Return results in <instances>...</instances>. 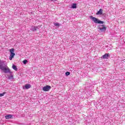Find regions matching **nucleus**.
Instances as JSON below:
<instances>
[{
	"instance_id": "obj_1",
	"label": "nucleus",
	"mask_w": 125,
	"mask_h": 125,
	"mask_svg": "<svg viewBox=\"0 0 125 125\" xmlns=\"http://www.w3.org/2000/svg\"><path fill=\"white\" fill-rule=\"evenodd\" d=\"M0 70L3 71L5 74H7V73L11 74V71H10L9 68L3 66V61L1 60H0Z\"/></svg>"
},
{
	"instance_id": "obj_2",
	"label": "nucleus",
	"mask_w": 125,
	"mask_h": 125,
	"mask_svg": "<svg viewBox=\"0 0 125 125\" xmlns=\"http://www.w3.org/2000/svg\"><path fill=\"white\" fill-rule=\"evenodd\" d=\"M90 19L92 20L94 23H96L97 24H104V21L99 20L98 19L91 16H90Z\"/></svg>"
},
{
	"instance_id": "obj_3",
	"label": "nucleus",
	"mask_w": 125,
	"mask_h": 125,
	"mask_svg": "<svg viewBox=\"0 0 125 125\" xmlns=\"http://www.w3.org/2000/svg\"><path fill=\"white\" fill-rule=\"evenodd\" d=\"M10 55L9 57V60H12L13 57H14V55H15V53H14V49L12 48L10 50Z\"/></svg>"
},
{
	"instance_id": "obj_4",
	"label": "nucleus",
	"mask_w": 125,
	"mask_h": 125,
	"mask_svg": "<svg viewBox=\"0 0 125 125\" xmlns=\"http://www.w3.org/2000/svg\"><path fill=\"white\" fill-rule=\"evenodd\" d=\"M98 30H100L101 32H105L106 27L104 25H99Z\"/></svg>"
},
{
	"instance_id": "obj_5",
	"label": "nucleus",
	"mask_w": 125,
	"mask_h": 125,
	"mask_svg": "<svg viewBox=\"0 0 125 125\" xmlns=\"http://www.w3.org/2000/svg\"><path fill=\"white\" fill-rule=\"evenodd\" d=\"M50 89H51V86L48 85H47L43 87V88H42V90H43V91H49Z\"/></svg>"
},
{
	"instance_id": "obj_6",
	"label": "nucleus",
	"mask_w": 125,
	"mask_h": 125,
	"mask_svg": "<svg viewBox=\"0 0 125 125\" xmlns=\"http://www.w3.org/2000/svg\"><path fill=\"white\" fill-rule=\"evenodd\" d=\"M32 87V85L30 84H25L24 87H23V88L24 89H29V88H31V87Z\"/></svg>"
},
{
	"instance_id": "obj_7",
	"label": "nucleus",
	"mask_w": 125,
	"mask_h": 125,
	"mask_svg": "<svg viewBox=\"0 0 125 125\" xmlns=\"http://www.w3.org/2000/svg\"><path fill=\"white\" fill-rule=\"evenodd\" d=\"M31 31H33V32H35V31H37V30H39V26H32L31 29Z\"/></svg>"
},
{
	"instance_id": "obj_8",
	"label": "nucleus",
	"mask_w": 125,
	"mask_h": 125,
	"mask_svg": "<svg viewBox=\"0 0 125 125\" xmlns=\"http://www.w3.org/2000/svg\"><path fill=\"white\" fill-rule=\"evenodd\" d=\"M109 57L110 54L107 53H105L102 56V58H103V59H108V58H109Z\"/></svg>"
},
{
	"instance_id": "obj_9",
	"label": "nucleus",
	"mask_w": 125,
	"mask_h": 125,
	"mask_svg": "<svg viewBox=\"0 0 125 125\" xmlns=\"http://www.w3.org/2000/svg\"><path fill=\"white\" fill-rule=\"evenodd\" d=\"M13 117V115L12 114H8L5 116V118L6 120H9Z\"/></svg>"
},
{
	"instance_id": "obj_10",
	"label": "nucleus",
	"mask_w": 125,
	"mask_h": 125,
	"mask_svg": "<svg viewBox=\"0 0 125 125\" xmlns=\"http://www.w3.org/2000/svg\"><path fill=\"white\" fill-rule=\"evenodd\" d=\"M96 14V15H102L103 14V9H100L99 11Z\"/></svg>"
},
{
	"instance_id": "obj_11",
	"label": "nucleus",
	"mask_w": 125,
	"mask_h": 125,
	"mask_svg": "<svg viewBox=\"0 0 125 125\" xmlns=\"http://www.w3.org/2000/svg\"><path fill=\"white\" fill-rule=\"evenodd\" d=\"M70 8H72L73 9L77 8V4L76 3L71 4Z\"/></svg>"
},
{
	"instance_id": "obj_12",
	"label": "nucleus",
	"mask_w": 125,
	"mask_h": 125,
	"mask_svg": "<svg viewBox=\"0 0 125 125\" xmlns=\"http://www.w3.org/2000/svg\"><path fill=\"white\" fill-rule=\"evenodd\" d=\"M12 68L13 69V70H15V71H17V70H18V69L17 68V67H16L15 65L13 64L12 65Z\"/></svg>"
},
{
	"instance_id": "obj_13",
	"label": "nucleus",
	"mask_w": 125,
	"mask_h": 125,
	"mask_svg": "<svg viewBox=\"0 0 125 125\" xmlns=\"http://www.w3.org/2000/svg\"><path fill=\"white\" fill-rule=\"evenodd\" d=\"M54 25L57 26V27H59L60 26V23H58V22H56L55 23H54Z\"/></svg>"
},
{
	"instance_id": "obj_14",
	"label": "nucleus",
	"mask_w": 125,
	"mask_h": 125,
	"mask_svg": "<svg viewBox=\"0 0 125 125\" xmlns=\"http://www.w3.org/2000/svg\"><path fill=\"white\" fill-rule=\"evenodd\" d=\"M6 93V92H3V93L0 94V97H2V96H4V94Z\"/></svg>"
},
{
	"instance_id": "obj_15",
	"label": "nucleus",
	"mask_w": 125,
	"mask_h": 125,
	"mask_svg": "<svg viewBox=\"0 0 125 125\" xmlns=\"http://www.w3.org/2000/svg\"><path fill=\"white\" fill-rule=\"evenodd\" d=\"M22 63H23V64H24V65L27 64V63H28V60H24V61H23Z\"/></svg>"
},
{
	"instance_id": "obj_16",
	"label": "nucleus",
	"mask_w": 125,
	"mask_h": 125,
	"mask_svg": "<svg viewBox=\"0 0 125 125\" xmlns=\"http://www.w3.org/2000/svg\"><path fill=\"white\" fill-rule=\"evenodd\" d=\"M9 80H13V75H11V76L8 77Z\"/></svg>"
},
{
	"instance_id": "obj_17",
	"label": "nucleus",
	"mask_w": 125,
	"mask_h": 125,
	"mask_svg": "<svg viewBox=\"0 0 125 125\" xmlns=\"http://www.w3.org/2000/svg\"><path fill=\"white\" fill-rule=\"evenodd\" d=\"M65 75L66 76H70V72H66Z\"/></svg>"
}]
</instances>
